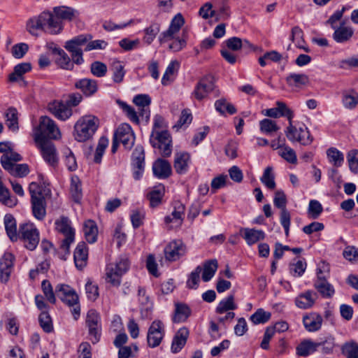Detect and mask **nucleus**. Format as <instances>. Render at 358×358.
Wrapping results in <instances>:
<instances>
[{"mask_svg":"<svg viewBox=\"0 0 358 358\" xmlns=\"http://www.w3.org/2000/svg\"><path fill=\"white\" fill-rule=\"evenodd\" d=\"M260 131L267 135H271L273 132H276L280 129L275 121L265 118L259 122Z\"/></svg>","mask_w":358,"mask_h":358,"instance_id":"603ef678","label":"nucleus"},{"mask_svg":"<svg viewBox=\"0 0 358 358\" xmlns=\"http://www.w3.org/2000/svg\"><path fill=\"white\" fill-rule=\"evenodd\" d=\"M290 38L298 48L302 49L306 52H310L309 48L304 45L303 32L299 27L296 26L292 29Z\"/></svg>","mask_w":358,"mask_h":358,"instance_id":"79ce46f5","label":"nucleus"},{"mask_svg":"<svg viewBox=\"0 0 358 358\" xmlns=\"http://www.w3.org/2000/svg\"><path fill=\"white\" fill-rule=\"evenodd\" d=\"M188 336L189 330L186 327L179 329L173 338L171 351L173 353L179 352L185 345Z\"/></svg>","mask_w":358,"mask_h":358,"instance_id":"bb28decb","label":"nucleus"},{"mask_svg":"<svg viewBox=\"0 0 358 358\" xmlns=\"http://www.w3.org/2000/svg\"><path fill=\"white\" fill-rule=\"evenodd\" d=\"M113 137L122 143L125 148L130 149L134 144L135 136L129 124H121L115 130Z\"/></svg>","mask_w":358,"mask_h":358,"instance_id":"4468645a","label":"nucleus"},{"mask_svg":"<svg viewBox=\"0 0 358 358\" xmlns=\"http://www.w3.org/2000/svg\"><path fill=\"white\" fill-rule=\"evenodd\" d=\"M347 158L350 171L353 173L358 172V150H350Z\"/></svg>","mask_w":358,"mask_h":358,"instance_id":"774afa93","label":"nucleus"},{"mask_svg":"<svg viewBox=\"0 0 358 358\" xmlns=\"http://www.w3.org/2000/svg\"><path fill=\"white\" fill-rule=\"evenodd\" d=\"M48 109L57 119L62 121L69 119L73 114L72 108L69 103L58 100L49 103Z\"/></svg>","mask_w":358,"mask_h":358,"instance_id":"f3484780","label":"nucleus"},{"mask_svg":"<svg viewBox=\"0 0 358 358\" xmlns=\"http://www.w3.org/2000/svg\"><path fill=\"white\" fill-rule=\"evenodd\" d=\"M237 308L236 304L234 303V296L231 294L222 299L216 308V313L219 314L224 313L228 310H234Z\"/></svg>","mask_w":358,"mask_h":358,"instance_id":"de8ad7c7","label":"nucleus"},{"mask_svg":"<svg viewBox=\"0 0 358 358\" xmlns=\"http://www.w3.org/2000/svg\"><path fill=\"white\" fill-rule=\"evenodd\" d=\"M185 253V246L180 240L171 242L164 249L165 261L174 262Z\"/></svg>","mask_w":358,"mask_h":358,"instance_id":"a211bd4d","label":"nucleus"},{"mask_svg":"<svg viewBox=\"0 0 358 358\" xmlns=\"http://www.w3.org/2000/svg\"><path fill=\"white\" fill-rule=\"evenodd\" d=\"M143 31V42L147 45H150L160 31V24L158 22H153Z\"/></svg>","mask_w":358,"mask_h":358,"instance_id":"37998d69","label":"nucleus"},{"mask_svg":"<svg viewBox=\"0 0 358 358\" xmlns=\"http://www.w3.org/2000/svg\"><path fill=\"white\" fill-rule=\"evenodd\" d=\"M190 162V155L185 152H176L174 157V169L179 174L187 172Z\"/></svg>","mask_w":358,"mask_h":358,"instance_id":"a878e982","label":"nucleus"},{"mask_svg":"<svg viewBox=\"0 0 358 358\" xmlns=\"http://www.w3.org/2000/svg\"><path fill=\"white\" fill-rule=\"evenodd\" d=\"M329 162L335 167H340L344 162L343 154L336 148H330L327 150Z\"/></svg>","mask_w":358,"mask_h":358,"instance_id":"a18cd8bd","label":"nucleus"},{"mask_svg":"<svg viewBox=\"0 0 358 358\" xmlns=\"http://www.w3.org/2000/svg\"><path fill=\"white\" fill-rule=\"evenodd\" d=\"M31 194V208L34 216L38 220L44 219L46 215V202L41 189L36 182H31L29 187Z\"/></svg>","mask_w":358,"mask_h":358,"instance_id":"423d86ee","label":"nucleus"},{"mask_svg":"<svg viewBox=\"0 0 358 358\" xmlns=\"http://www.w3.org/2000/svg\"><path fill=\"white\" fill-rule=\"evenodd\" d=\"M322 275V270H319L317 280L315 282V287L323 297L330 298L334 294L335 290L334 287L326 280L325 277Z\"/></svg>","mask_w":358,"mask_h":358,"instance_id":"412c9836","label":"nucleus"},{"mask_svg":"<svg viewBox=\"0 0 358 358\" xmlns=\"http://www.w3.org/2000/svg\"><path fill=\"white\" fill-rule=\"evenodd\" d=\"M271 313L265 311L262 308H259L255 313L250 316V320L255 324H264L268 322L271 318Z\"/></svg>","mask_w":358,"mask_h":358,"instance_id":"bf43d9fd","label":"nucleus"},{"mask_svg":"<svg viewBox=\"0 0 358 358\" xmlns=\"http://www.w3.org/2000/svg\"><path fill=\"white\" fill-rule=\"evenodd\" d=\"M92 36L90 35H79L66 41L64 48L70 52L73 63L80 65L84 62L82 47L85 45Z\"/></svg>","mask_w":358,"mask_h":358,"instance_id":"6e6552de","label":"nucleus"},{"mask_svg":"<svg viewBox=\"0 0 358 358\" xmlns=\"http://www.w3.org/2000/svg\"><path fill=\"white\" fill-rule=\"evenodd\" d=\"M83 232L87 241L93 243L96 241L98 229L96 223L92 220H87L85 222Z\"/></svg>","mask_w":358,"mask_h":358,"instance_id":"e433bc0d","label":"nucleus"},{"mask_svg":"<svg viewBox=\"0 0 358 358\" xmlns=\"http://www.w3.org/2000/svg\"><path fill=\"white\" fill-rule=\"evenodd\" d=\"M55 292L63 303L73 307L72 315L76 320H78L80 314V308L79 297L76 291L69 285H58L55 288Z\"/></svg>","mask_w":358,"mask_h":358,"instance_id":"39448f33","label":"nucleus"},{"mask_svg":"<svg viewBox=\"0 0 358 358\" xmlns=\"http://www.w3.org/2000/svg\"><path fill=\"white\" fill-rule=\"evenodd\" d=\"M317 299V294L316 292L307 290L296 297L295 305L301 309H308L314 305Z\"/></svg>","mask_w":358,"mask_h":358,"instance_id":"4be33fe9","label":"nucleus"},{"mask_svg":"<svg viewBox=\"0 0 358 358\" xmlns=\"http://www.w3.org/2000/svg\"><path fill=\"white\" fill-rule=\"evenodd\" d=\"M21 159L22 157L18 153L9 152L2 155L0 161L4 169H10L15 164L13 162H19Z\"/></svg>","mask_w":358,"mask_h":358,"instance_id":"8fccbe9b","label":"nucleus"},{"mask_svg":"<svg viewBox=\"0 0 358 358\" xmlns=\"http://www.w3.org/2000/svg\"><path fill=\"white\" fill-rule=\"evenodd\" d=\"M138 301L141 304V314L143 319L150 317L153 305L150 300V297L146 294V291L143 287H139L138 290Z\"/></svg>","mask_w":358,"mask_h":358,"instance_id":"aec40b11","label":"nucleus"},{"mask_svg":"<svg viewBox=\"0 0 358 358\" xmlns=\"http://www.w3.org/2000/svg\"><path fill=\"white\" fill-rule=\"evenodd\" d=\"M342 102L345 108L348 109L355 108L358 104V94L354 91L344 92Z\"/></svg>","mask_w":358,"mask_h":358,"instance_id":"4d7b16f0","label":"nucleus"},{"mask_svg":"<svg viewBox=\"0 0 358 358\" xmlns=\"http://www.w3.org/2000/svg\"><path fill=\"white\" fill-rule=\"evenodd\" d=\"M27 31L32 36H38V31H43V22L41 14L29 18L26 23Z\"/></svg>","mask_w":358,"mask_h":358,"instance_id":"a19ab883","label":"nucleus"},{"mask_svg":"<svg viewBox=\"0 0 358 358\" xmlns=\"http://www.w3.org/2000/svg\"><path fill=\"white\" fill-rule=\"evenodd\" d=\"M154 175L159 179L167 178L171 173V166L165 159H158L152 165Z\"/></svg>","mask_w":358,"mask_h":358,"instance_id":"393cba45","label":"nucleus"},{"mask_svg":"<svg viewBox=\"0 0 358 358\" xmlns=\"http://www.w3.org/2000/svg\"><path fill=\"white\" fill-rule=\"evenodd\" d=\"M38 320L44 331L50 333L53 330L52 320L48 311H42L39 315Z\"/></svg>","mask_w":358,"mask_h":358,"instance_id":"680f3d73","label":"nucleus"},{"mask_svg":"<svg viewBox=\"0 0 358 358\" xmlns=\"http://www.w3.org/2000/svg\"><path fill=\"white\" fill-rule=\"evenodd\" d=\"M215 89V85L210 77L201 78L196 84L192 92L193 96L197 100H202L207 97L208 94Z\"/></svg>","mask_w":358,"mask_h":358,"instance_id":"6ab92c4d","label":"nucleus"},{"mask_svg":"<svg viewBox=\"0 0 358 358\" xmlns=\"http://www.w3.org/2000/svg\"><path fill=\"white\" fill-rule=\"evenodd\" d=\"M70 192L74 201L79 202L82 197V187L81 182L76 176L71 177Z\"/></svg>","mask_w":358,"mask_h":358,"instance_id":"3c124183","label":"nucleus"},{"mask_svg":"<svg viewBox=\"0 0 358 358\" xmlns=\"http://www.w3.org/2000/svg\"><path fill=\"white\" fill-rule=\"evenodd\" d=\"M86 324L89 329L90 340L96 343L101 336V320L99 313L94 310H90L86 317Z\"/></svg>","mask_w":358,"mask_h":358,"instance_id":"ddd939ff","label":"nucleus"},{"mask_svg":"<svg viewBox=\"0 0 358 358\" xmlns=\"http://www.w3.org/2000/svg\"><path fill=\"white\" fill-rule=\"evenodd\" d=\"M3 222L6 234L12 241H16L18 239V233L17 231L16 221L11 214H6L3 218Z\"/></svg>","mask_w":358,"mask_h":358,"instance_id":"473e14b6","label":"nucleus"},{"mask_svg":"<svg viewBox=\"0 0 358 358\" xmlns=\"http://www.w3.org/2000/svg\"><path fill=\"white\" fill-rule=\"evenodd\" d=\"M275 106H278L279 117H283L287 118L288 120V124L293 122V118L294 116V111L289 108L285 103L278 101L275 103Z\"/></svg>","mask_w":358,"mask_h":358,"instance_id":"13d9d810","label":"nucleus"},{"mask_svg":"<svg viewBox=\"0 0 358 358\" xmlns=\"http://www.w3.org/2000/svg\"><path fill=\"white\" fill-rule=\"evenodd\" d=\"M185 210V206L180 202H176L174 203L173 210L169 215L175 217V219H173L175 225H182Z\"/></svg>","mask_w":358,"mask_h":358,"instance_id":"052dcab7","label":"nucleus"},{"mask_svg":"<svg viewBox=\"0 0 358 358\" xmlns=\"http://www.w3.org/2000/svg\"><path fill=\"white\" fill-rule=\"evenodd\" d=\"M191 315L189 307L183 303H175V310L172 320L174 323L185 322Z\"/></svg>","mask_w":358,"mask_h":358,"instance_id":"cd10ccee","label":"nucleus"},{"mask_svg":"<svg viewBox=\"0 0 358 358\" xmlns=\"http://www.w3.org/2000/svg\"><path fill=\"white\" fill-rule=\"evenodd\" d=\"M319 344L313 341L311 339H305L302 341L296 347V354L299 356L307 357L317 350Z\"/></svg>","mask_w":358,"mask_h":358,"instance_id":"7c9ffc66","label":"nucleus"},{"mask_svg":"<svg viewBox=\"0 0 358 358\" xmlns=\"http://www.w3.org/2000/svg\"><path fill=\"white\" fill-rule=\"evenodd\" d=\"M164 187L159 185L148 194V199L150 201L151 207H156L161 203L162 199L164 195Z\"/></svg>","mask_w":358,"mask_h":358,"instance_id":"49530a36","label":"nucleus"},{"mask_svg":"<svg viewBox=\"0 0 358 358\" xmlns=\"http://www.w3.org/2000/svg\"><path fill=\"white\" fill-rule=\"evenodd\" d=\"M342 352L346 358H358V344L354 342L345 343Z\"/></svg>","mask_w":358,"mask_h":358,"instance_id":"69168bd1","label":"nucleus"},{"mask_svg":"<svg viewBox=\"0 0 358 358\" xmlns=\"http://www.w3.org/2000/svg\"><path fill=\"white\" fill-rule=\"evenodd\" d=\"M353 34L354 30L352 27L341 24L335 29L333 38L337 43H343L348 41Z\"/></svg>","mask_w":358,"mask_h":358,"instance_id":"72a5a7b5","label":"nucleus"},{"mask_svg":"<svg viewBox=\"0 0 358 358\" xmlns=\"http://www.w3.org/2000/svg\"><path fill=\"white\" fill-rule=\"evenodd\" d=\"M43 31L50 34H58L63 29V24L57 18L54 12L44 11L41 13Z\"/></svg>","mask_w":358,"mask_h":358,"instance_id":"f8f14e48","label":"nucleus"},{"mask_svg":"<svg viewBox=\"0 0 358 358\" xmlns=\"http://www.w3.org/2000/svg\"><path fill=\"white\" fill-rule=\"evenodd\" d=\"M31 66L29 62H24L16 65L14 71L9 75L8 80L10 82H22L23 85H26L27 83L23 80L22 76L31 71Z\"/></svg>","mask_w":358,"mask_h":358,"instance_id":"c85d7f7f","label":"nucleus"},{"mask_svg":"<svg viewBox=\"0 0 358 358\" xmlns=\"http://www.w3.org/2000/svg\"><path fill=\"white\" fill-rule=\"evenodd\" d=\"M243 238L246 243L250 245H253L265 238V233L262 230L245 228L243 229Z\"/></svg>","mask_w":358,"mask_h":358,"instance_id":"c9c22d12","label":"nucleus"},{"mask_svg":"<svg viewBox=\"0 0 358 358\" xmlns=\"http://www.w3.org/2000/svg\"><path fill=\"white\" fill-rule=\"evenodd\" d=\"M260 180L268 189H274L275 188V176L271 166L265 169Z\"/></svg>","mask_w":358,"mask_h":358,"instance_id":"6e6d98bb","label":"nucleus"},{"mask_svg":"<svg viewBox=\"0 0 358 358\" xmlns=\"http://www.w3.org/2000/svg\"><path fill=\"white\" fill-rule=\"evenodd\" d=\"M125 270H109L105 275V280L111 286L117 287L121 283L122 276Z\"/></svg>","mask_w":358,"mask_h":358,"instance_id":"09e8293b","label":"nucleus"},{"mask_svg":"<svg viewBox=\"0 0 358 358\" xmlns=\"http://www.w3.org/2000/svg\"><path fill=\"white\" fill-rule=\"evenodd\" d=\"M279 155L285 160L291 164H296L297 162L296 155L295 151L289 146H283L279 151Z\"/></svg>","mask_w":358,"mask_h":358,"instance_id":"e2e57ef3","label":"nucleus"},{"mask_svg":"<svg viewBox=\"0 0 358 358\" xmlns=\"http://www.w3.org/2000/svg\"><path fill=\"white\" fill-rule=\"evenodd\" d=\"M165 334L164 325L161 320H154L148 328L147 334L148 345L156 348L160 345Z\"/></svg>","mask_w":358,"mask_h":358,"instance_id":"9b49d317","label":"nucleus"},{"mask_svg":"<svg viewBox=\"0 0 358 358\" xmlns=\"http://www.w3.org/2000/svg\"><path fill=\"white\" fill-rule=\"evenodd\" d=\"M6 170L11 175L20 178L26 176L29 172V166L26 164H14L10 169Z\"/></svg>","mask_w":358,"mask_h":358,"instance_id":"0e129e2a","label":"nucleus"},{"mask_svg":"<svg viewBox=\"0 0 358 358\" xmlns=\"http://www.w3.org/2000/svg\"><path fill=\"white\" fill-rule=\"evenodd\" d=\"M90 71L94 76L101 78L106 76L107 73V66L104 63L96 61L92 63L90 66Z\"/></svg>","mask_w":358,"mask_h":358,"instance_id":"338daca9","label":"nucleus"},{"mask_svg":"<svg viewBox=\"0 0 358 358\" xmlns=\"http://www.w3.org/2000/svg\"><path fill=\"white\" fill-rule=\"evenodd\" d=\"M185 24V19L182 14H176L171 20L168 29L161 33L159 41L160 43H164L175 38V35L178 34L181 27Z\"/></svg>","mask_w":358,"mask_h":358,"instance_id":"2eb2a0df","label":"nucleus"},{"mask_svg":"<svg viewBox=\"0 0 358 358\" xmlns=\"http://www.w3.org/2000/svg\"><path fill=\"white\" fill-rule=\"evenodd\" d=\"M53 52L57 55L56 63L60 68L65 70H73L75 63H73V61L71 62L69 56L64 50L55 48Z\"/></svg>","mask_w":358,"mask_h":358,"instance_id":"2f4dec72","label":"nucleus"},{"mask_svg":"<svg viewBox=\"0 0 358 358\" xmlns=\"http://www.w3.org/2000/svg\"><path fill=\"white\" fill-rule=\"evenodd\" d=\"M113 80L115 83H120L123 80L125 75L124 66L120 61L115 60L112 63Z\"/></svg>","mask_w":358,"mask_h":358,"instance_id":"864d4df0","label":"nucleus"},{"mask_svg":"<svg viewBox=\"0 0 358 358\" xmlns=\"http://www.w3.org/2000/svg\"><path fill=\"white\" fill-rule=\"evenodd\" d=\"M133 101L137 106L142 108L141 115L148 119L150 117L148 106L151 103L150 97L147 94H138L134 96Z\"/></svg>","mask_w":358,"mask_h":358,"instance_id":"58836bf2","label":"nucleus"},{"mask_svg":"<svg viewBox=\"0 0 358 358\" xmlns=\"http://www.w3.org/2000/svg\"><path fill=\"white\" fill-rule=\"evenodd\" d=\"M322 322V316L317 313H310L303 317L305 329L310 332L317 331L320 329Z\"/></svg>","mask_w":358,"mask_h":358,"instance_id":"b1692460","label":"nucleus"},{"mask_svg":"<svg viewBox=\"0 0 358 358\" xmlns=\"http://www.w3.org/2000/svg\"><path fill=\"white\" fill-rule=\"evenodd\" d=\"M53 12L57 18L62 20H71L78 14L75 9L67 6H58L53 8Z\"/></svg>","mask_w":358,"mask_h":358,"instance_id":"4c0bfd02","label":"nucleus"},{"mask_svg":"<svg viewBox=\"0 0 358 358\" xmlns=\"http://www.w3.org/2000/svg\"><path fill=\"white\" fill-rule=\"evenodd\" d=\"M4 117L6 124L10 130L13 131L18 130V112L16 108H8L5 112Z\"/></svg>","mask_w":358,"mask_h":358,"instance_id":"f704fd0d","label":"nucleus"},{"mask_svg":"<svg viewBox=\"0 0 358 358\" xmlns=\"http://www.w3.org/2000/svg\"><path fill=\"white\" fill-rule=\"evenodd\" d=\"M99 119L92 115L81 117L74 125L73 136L78 142H85L90 139L97 130Z\"/></svg>","mask_w":358,"mask_h":358,"instance_id":"f03ea898","label":"nucleus"},{"mask_svg":"<svg viewBox=\"0 0 358 358\" xmlns=\"http://www.w3.org/2000/svg\"><path fill=\"white\" fill-rule=\"evenodd\" d=\"M18 238L23 241L27 249L32 251L38 245L39 231L33 223H23L19 227Z\"/></svg>","mask_w":358,"mask_h":358,"instance_id":"1a4fd4ad","label":"nucleus"},{"mask_svg":"<svg viewBox=\"0 0 358 358\" xmlns=\"http://www.w3.org/2000/svg\"><path fill=\"white\" fill-rule=\"evenodd\" d=\"M215 108L216 110L221 115H224L227 111L230 115H233L236 113V108L227 102L225 99H220L215 102Z\"/></svg>","mask_w":358,"mask_h":358,"instance_id":"5fc2aeb1","label":"nucleus"},{"mask_svg":"<svg viewBox=\"0 0 358 358\" xmlns=\"http://www.w3.org/2000/svg\"><path fill=\"white\" fill-rule=\"evenodd\" d=\"M37 137L41 138V142L50 141L48 138L59 139L61 137V132L55 122L48 116L40 117L39 124L35 128L34 139L36 142Z\"/></svg>","mask_w":358,"mask_h":358,"instance_id":"20e7f679","label":"nucleus"},{"mask_svg":"<svg viewBox=\"0 0 358 358\" xmlns=\"http://www.w3.org/2000/svg\"><path fill=\"white\" fill-rule=\"evenodd\" d=\"M286 82L289 87H301L308 83V77L304 73H290L286 78Z\"/></svg>","mask_w":358,"mask_h":358,"instance_id":"ea45409f","label":"nucleus"},{"mask_svg":"<svg viewBox=\"0 0 358 358\" xmlns=\"http://www.w3.org/2000/svg\"><path fill=\"white\" fill-rule=\"evenodd\" d=\"M285 134L292 143H299L306 146L310 145L313 141V137L308 128L306 124L299 122L293 121L288 124L285 129Z\"/></svg>","mask_w":358,"mask_h":358,"instance_id":"7ed1b4c3","label":"nucleus"},{"mask_svg":"<svg viewBox=\"0 0 358 358\" xmlns=\"http://www.w3.org/2000/svg\"><path fill=\"white\" fill-rule=\"evenodd\" d=\"M73 258L76 266L78 268H82L87 266L88 248L85 243H78L74 251Z\"/></svg>","mask_w":358,"mask_h":358,"instance_id":"5701e85b","label":"nucleus"},{"mask_svg":"<svg viewBox=\"0 0 358 358\" xmlns=\"http://www.w3.org/2000/svg\"><path fill=\"white\" fill-rule=\"evenodd\" d=\"M35 143L40 150L44 161L50 166H57L58 164V157L55 145L50 141L41 142V138L38 137H37Z\"/></svg>","mask_w":358,"mask_h":358,"instance_id":"9d476101","label":"nucleus"},{"mask_svg":"<svg viewBox=\"0 0 358 358\" xmlns=\"http://www.w3.org/2000/svg\"><path fill=\"white\" fill-rule=\"evenodd\" d=\"M133 176L135 180H139L143 173L145 167V152L141 145H137L131 155Z\"/></svg>","mask_w":358,"mask_h":358,"instance_id":"dca6fc26","label":"nucleus"},{"mask_svg":"<svg viewBox=\"0 0 358 358\" xmlns=\"http://www.w3.org/2000/svg\"><path fill=\"white\" fill-rule=\"evenodd\" d=\"M164 119L161 115H155L150 141L152 147L157 148L164 157H168L172 152L171 136L168 131Z\"/></svg>","mask_w":358,"mask_h":358,"instance_id":"f257e3e1","label":"nucleus"},{"mask_svg":"<svg viewBox=\"0 0 358 358\" xmlns=\"http://www.w3.org/2000/svg\"><path fill=\"white\" fill-rule=\"evenodd\" d=\"M75 87L81 90L86 96H91L97 91V83L95 80L83 78L75 83Z\"/></svg>","mask_w":358,"mask_h":358,"instance_id":"c756f323","label":"nucleus"},{"mask_svg":"<svg viewBox=\"0 0 358 358\" xmlns=\"http://www.w3.org/2000/svg\"><path fill=\"white\" fill-rule=\"evenodd\" d=\"M56 231L64 236L61 248L66 252H69L70 245L75 241V229L71 226V220L65 216H62L55 220Z\"/></svg>","mask_w":358,"mask_h":358,"instance_id":"0eeeda50","label":"nucleus"},{"mask_svg":"<svg viewBox=\"0 0 358 358\" xmlns=\"http://www.w3.org/2000/svg\"><path fill=\"white\" fill-rule=\"evenodd\" d=\"M317 344H319L321 352L325 355L332 354L336 347L335 338L331 335L326 336L321 341L317 342Z\"/></svg>","mask_w":358,"mask_h":358,"instance_id":"c03bdc74","label":"nucleus"}]
</instances>
